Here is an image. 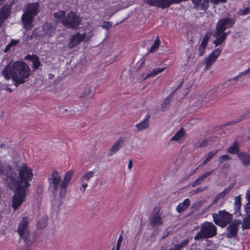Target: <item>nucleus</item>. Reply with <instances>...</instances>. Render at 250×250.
<instances>
[{
  "mask_svg": "<svg viewBox=\"0 0 250 250\" xmlns=\"http://www.w3.org/2000/svg\"><path fill=\"white\" fill-rule=\"evenodd\" d=\"M90 91V89L89 87L87 88V89H86V93H85V95H86L87 94L89 93Z\"/></svg>",
  "mask_w": 250,
  "mask_h": 250,
  "instance_id": "nucleus-61",
  "label": "nucleus"
},
{
  "mask_svg": "<svg viewBox=\"0 0 250 250\" xmlns=\"http://www.w3.org/2000/svg\"><path fill=\"white\" fill-rule=\"evenodd\" d=\"M206 48V46H202L201 45H200L199 48V54L200 56H202L205 53Z\"/></svg>",
  "mask_w": 250,
  "mask_h": 250,
  "instance_id": "nucleus-45",
  "label": "nucleus"
},
{
  "mask_svg": "<svg viewBox=\"0 0 250 250\" xmlns=\"http://www.w3.org/2000/svg\"><path fill=\"white\" fill-rule=\"evenodd\" d=\"M49 182V189L56 194L59 189H61L62 180L61 176L58 172L54 170L50 177L48 179Z\"/></svg>",
  "mask_w": 250,
  "mask_h": 250,
  "instance_id": "nucleus-8",
  "label": "nucleus"
},
{
  "mask_svg": "<svg viewBox=\"0 0 250 250\" xmlns=\"http://www.w3.org/2000/svg\"><path fill=\"white\" fill-rule=\"evenodd\" d=\"M245 119V115H241L239 118L236 119L235 120L228 122L225 125V126H229V125H232L234 124H236L237 123H238L240 122L241 121L244 120Z\"/></svg>",
  "mask_w": 250,
  "mask_h": 250,
  "instance_id": "nucleus-30",
  "label": "nucleus"
},
{
  "mask_svg": "<svg viewBox=\"0 0 250 250\" xmlns=\"http://www.w3.org/2000/svg\"><path fill=\"white\" fill-rule=\"evenodd\" d=\"M102 27L105 29H108V28L111 26L109 22H105L104 24L102 25Z\"/></svg>",
  "mask_w": 250,
  "mask_h": 250,
  "instance_id": "nucleus-49",
  "label": "nucleus"
},
{
  "mask_svg": "<svg viewBox=\"0 0 250 250\" xmlns=\"http://www.w3.org/2000/svg\"><path fill=\"white\" fill-rule=\"evenodd\" d=\"M213 171L214 170H212L211 171H208V172H205L203 175H202L200 177V178L201 179V180H202V181L203 182L206 178H207L208 177L210 176L212 173Z\"/></svg>",
  "mask_w": 250,
  "mask_h": 250,
  "instance_id": "nucleus-41",
  "label": "nucleus"
},
{
  "mask_svg": "<svg viewBox=\"0 0 250 250\" xmlns=\"http://www.w3.org/2000/svg\"><path fill=\"white\" fill-rule=\"evenodd\" d=\"M169 235V231L166 229L165 231H164L163 235L162 236V239H164L167 237Z\"/></svg>",
  "mask_w": 250,
  "mask_h": 250,
  "instance_id": "nucleus-47",
  "label": "nucleus"
},
{
  "mask_svg": "<svg viewBox=\"0 0 250 250\" xmlns=\"http://www.w3.org/2000/svg\"><path fill=\"white\" fill-rule=\"evenodd\" d=\"M228 152L233 154H236L239 152L238 143L237 141H235L233 145L229 147Z\"/></svg>",
  "mask_w": 250,
  "mask_h": 250,
  "instance_id": "nucleus-27",
  "label": "nucleus"
},
{
  "mask_svg": "<svg viewBox=\"0 0 250 250\" xmlns=\"http://www.w3.org/2000/svg\"><path fill=\"white\" fill-rule=\"evenodd\" d=\"M150 116H146L145 119L140 123L136 125L135 126L138 131H142L144 129H147L149 126V119Z\"/></svg>",
  "mask_w": 250,
  "mask_h": 250,
  "instance_id": "nucleus-19",
  "label": "nucleus"
},
{
  "mask_svg": "<svg viewBox=\"0 0 250 250\" xmlns=\"http://www.w3.org/2000/svg\"><path fill=\"white\" fill-rule=\"evenodd\" d=\"M185 134L184 129L181 128L178 130L175 134L170 139V141H177L178 142L184 136Z\"/></svg>",
  "mask_w": 250,
  "mask_h": 250,
  "instance_id": "nucleus-25",
  "label": "nucleus"
},
{
  "mask_svg": "<svg viewBox=\"0 0 250 250\" xmlns=\"http://www.w3.org/2000/svg\"><path fill=\"white\" fill-rule=\"evenodd\" d=\"M85 38V35L84 34H81L79 33H77L71 37L68 43V47L70 48H74L83 42Z\"/></svg>",
  "mask_w": 250,
  "mask_h": 250,
  "instance_id": "nucleus-13",
  "label": "nucleus"
},
{
  "mask_svg": "<svg viewBox=\"0 0 250 250\" xmlns=\"http://www.w3.org/2000/svg\"><path fill=\"white\" fill-rule=\"evenodd\" d=\"M61 110L66 112H67L68 111V109L65 108L64 107H62L61 108Z\"/></svg>",
  "mask_w": 250,
  "mask_h": 250,
  "instance_id": "nucleus-58",
  "label": "nucleus"
},
{
  "mask_svg": "<svg viewBox=\"0 0 250 250\" xmlns=\"http://www.w3.org/2000/svg\"><path fill=\"white\" fill-rule=\"evenodd\" d=\"M212 35V33L211 32H208L204 36L202 42L200 45H201L202 46H207L208 41L209 39V38L211 37Z\"/></svg>",
  "mask_w": 250,
  "mask_h": 250,
  "instance_id": "nucleus-33",
  "label": "nucleus"
},
{
  "mask_svg": "<svg viewBox=\"0 0 250 250\" xmlns=\"http://www.w3.org/2000/svg\"><path fill=\"white\" fill-rule=\"evenodd\" d=\"M87 187V184L86 183H83L82 185V187L81 188V190L83 193H84L85 190V188Z\"/></svg>",
  "mask_w": 250,
  "mask_h": 250,
  "instance_id": "nucleus-50",
  "label": "nucleus"
},
{
  "mask_svg": "<svg viewBox=\"0 0 250 250\" xmlns=\"http://www.w3.org/2000/svg\"><path fill=\"white\" fill-rule=\"evenodd\" d=\"M148 220L150 226L153 229L157 228L163 225L162 212L159 207H155L150 213Z\"/></svg>",
  "mask_w": 250,
  "mask_h": 250,
  "instance_id": "nucleus-7",
  "label": "nucleus"
},
{
  "mask_svg": "<svg viewBox=\"0 0 250 250\" xmlns=\"http://www.w3.org/2000/svg\"><path fill=\"white\" fill-rule=\"evenodd\" d=\"M27 38H28V39H27V40H31V39H32V36H28V37H27Z\"/></svg>",
  "mask_w": 250,
  "mask_h": 250,
  "instance_id": "nucleus-63",
  "label": "nucleus"
},
{
  "mask_svg": "<svg viewBox=\"0 0 250 250\" xmlns=\"http://www.w3.org/2000/svg\"><path fill=\"white\" fill-rule=\"evenodd\" d=\"M73 172L69 171L66 173L61 184V188L60 190V195L62 198L65 196L67 187L70 182L72 177Z\"/></svg>",
  "mask_w": 250,
  "mask_h": 250,
  "instance_id": "nucleus-10",
  "label": "nucleus"
},
{
  "mask_svg": "<svg viewBox=\"0 0 250 250\" xmlns=\"http://www.w3.org/2000/svg\"><path fill=\"white\" fill-rule=\"evenodd\" d=\"M19 42V40H12L9 43L10 45H11L12 46H15L17 44H18Z\"/></svg>",
  "mask_w": 250,
  "mask_h": 250,
  "instance_id": "nucleus-48",
  "label": "nucleus"
},
{
  "mask_svg": "<svg viewBox=\"0 0 250 250\" xmlns=\"http://www.w3.org/2000/svg\"><path fill=\"white\" fill-rule=\"evenodd\" d=\"M11 47H12V46L11 45H10V44H9V43H8V44L6 45V47H5V49H4V51H5V52H7V51H8L9 50H10V48H11Z\"/></svg>",
  "mask_w": 250,
  "mask_h": 250,
  "instance_id": "nucleus-56",
  "label": "nucleus"
},
{
  "mask_svg": "<svg viewBox=\"0 0 250 250\" xmlns=\"http://www.w3.org/2000/svg\"><path fill=\"white\" fill-rule=\"evenodd\" d=\"M31 60L33 62L34 68L35 69L38 68L39 66L41 65V63L38 58L36 56H33Z\"/></svg>",
  "mask_w": 250,
  "mask_h": 250,
  "instance_id": "nucleus-36",
  "label": "nucleus"
},
{
  "mask_svg": "<svg viewBox=\"0 0 250 250\" xmlns=\"http://www.w3.org/2000/svg\"><path fill=\"white\" fill-rule=\"evenodd\" d=\"M230 159L229 155H224L219 157L218 161L220 163H222L223 162L228 161Z\"/></svg>",
  "mask_w": 250,
  "mask_h": 250,
  "instance_id": "nucleus-39",
  "label": "nucleus"
},
{
  "mask_svg": "<svg viewBox=\"0 0 250 250\" xmlns=\"http://www.w3.org/2000/svg\"><path fill=\"white\" fill-rule=\"evenodd\" d=\"M238 157L242 162L244 166L247 167L250 165V154L245 152H242L238 154Z\"/></svg>",
  "mask_w": 250,
  "mask_h": 250,
  "instance_id": "nucleus-21",
  "label": "nucleus"
},
{
  "mask_svg": "<svg viewBox=\"0 0 250 250\" xmlns=\"http://www.w3.org/2000/svg\"><path fill=\"white\" fill-rule=\"evenodd\" d=\"M7 90H8L9 91L11 92H12V90H11V89L10 88H8L7 89Z\"/></svg>",
  "mask_w": 250,
  "mask_h": 250,
  "instance_id": "nucleus-64",
  "label": "nucleus"
},
{
  "mask_svg": "<svg viewBox=\"0 0 250 250\" xmlns=\"http://www.w3.org/2000/svg\"><path fill=\"white\" fill-rule=\"evenodd\" d=\"M172 250H181L178 244L174 245L173 248H171Z\"/></svg>",
  "mask_w": 250,
  "mask_h": 250,
  "instance_id": "nucleus-53",
  "label": "nucleus"
},
{
  "mask_svg": "<svg viewBox=\"0 0 250 250\" xmlns=\"http://www.w3.org/2000/svg\"><path fill=\"white\" fill-rule=\"evenodd\" d=\"M221 51L222 50L219 48L216 49L206 58V66L205 67L206 70H208L210 68L212 64L221 54Z\"/></svg>",
  "mask_w": 250,
  "mask_h": 250,
  "instance_id": "nucleus-11",
  "label": "nucleus"
},
{
  "mask_svg": "<svg viewBox=\"0 0 250 250\" xmlns=\"http://www.w3.org/2000/svg\"><path fill=\"white\" fill-rule=\"evenodd\" d=\"M39 4L38 3H29L26 5L23 13L34 17L39 13Z\"/></svg>",
  "mask_w": 250,
  "mask_h": 250,
  "instance_id": "nucleus-14",
  "label": "nucleus"
},
{
  "mask_svg": "<svg viewBox=\"0 0 250 250\" xmlns=\"http://www.w3.org/2000/svg\"><path fill=\"white\" fill-rule=\"evenodd\" d=\"M233 188V185L232 184L231 185H229L228 186L227 188H226L224 190H223L222 192H221L220 193V195L222 196L223 198L227 195L228 194H229L231 190Z\"/></svg>",
  "mask_w": 250,
  "mask_h": 250,
  "instance_id": "nucleus-37",
  "label": "nucleus"
},
{
  "mask_svg": "<svg viewBox=\"0 0 250 250\" xmlns=\"http://www.w3.org/2000/svg\"><path fill=\"white\" fill-rule=\"evenodd\" d=\"M218 150L211 151L208 152L206 156H205L203 159V163L201 164L199 167H202L204 165H206L208 164V162H209L214 156L217 154Z\"/></svg>",
  "mask_w": 250,
  "mask_h": 250,
  "instance_id": "nucleus-23",
  "label": "nucleus"
},
{
  "mask_svg": "<svg viewBox=\"0 0 250 250\" xmlns=\"http://www.w3.org/2000/svg\"><path fill=\"white\" fill-rule=\"evenodd\" d=\"M2 74L6 80L12 78L14 85L18 87L19 84L25 82V79L30 76V68L23 62H16L12 65L8 64L2 71Z\"/></svg>",
  "mask_w": 250,
  "mask_h": 250,
  "instance_id": "nucleus-2",
  "label": "nucleus"
},
{
  "mask_svg": "<svg viewBox=\"0 0 250 250\" xmlns=\"http://www.w3.org/2000/svg\"><path fill=\"white\" fill-rule=\"evenodd\" d=\"M42 30L44 35L52 36L56 30V26L51 23H45L42 26Z\"/></svg>",
  "mask_w": 250,
  "mask_h": 250,
  "instance_id": "nucleus-18",
  "label": "nucleus"
},
{
  "mask_svg": "<svg viewBox=\"0 0 250 250\" xmlns=\"http://www.w3.org/2000/svg\"><path fill=\"white\" fill-rule=\"evenodd\" d=\"M234 209L235 212L238 211L241 207V198L240 196L235 197Z\"/></svg>",
  "mask_w": 250,
  "mask_h": 250,
  "instance_id": "nucleus-34",
  "label": "nucleus"
},
{
  "mask_svg": "<svg viewBox=\"0 0 250 250\" xmlns=\"http://www.w3.org/2000/svg\"><path fill=\"white\" fill-rule=\"evenodd\" d=\"M62 23L67 28L75 29L80 24L81 20L78 16L71 11L62 20Z\"/></svg>",
  "mask_w": 250,
  "mask_h": 250,
  "instance_id": "nucleus-9",
  "label": "nucleus"
},
{
  "mask_svg": "<svg viewBox=\"0 0 250 250\" xmlns=\"http://www.w3.org/2000/svg\"><path fill=\"white\" fill-rule=\"evenodd\" d=\"M203 182L202 180L199 177L196 181H195L192 184V187H195L199 185Z\"/></svg>",
  "mask_w": 250,
  "mask_h": 250,
  "instance_id": "nucleus-42",
  "label": "nucleus"
},
{
  "mask_svg": "<svg viewBox=\"0 0 250 250\" xmlns=\"http://www.w3.org/2000/svg\"><path fill=\"white\" fill-rule=\"evenodd\" d=\"M124 142V139L121 137L119 138L111 147L107 153L108 156H111L117 152L122 147Z\"/></svg>",
  "mask_w": 250,
  "mask_h": 250,
  "instance_id": "nucleus-15",
  "label": "nucleus"
},
{
  "mask_svg": "<svg viewBox=\"0 0 250 250\" xmlns=\"http://www.w3.org/2000/svg\"><path fill=\"white\" fill-rule=\"evenodd\" d=\"M217 234V227L212 223L206 222L201 224L200 230L194 236L195 240L208 239L215 236Z\"/></svg>",
  "mask_w": 250,
  "mask_h": 250,
  "instance_id": "nucleus-4",
  "label": "nucleus"
},
{
  "mask_svg": "<svg viewBox=\"0 0 250 250\" xmlns=\"http://www.w3.org/2000/svg\"><path fill=\"white\" fill-rule=\"evenodd\" d=\"M241 15H246L250 13V7L246 8L245 9L240 11Z\"/></svg>",
  "mask_w": 250,
  "mask_h": 250,
  "instance_id": "nucleus-46",
  "label": "nucleus"
},
{
  "mask_svg": "<svg viewBox=\"0 0 250 250\" xmlns=\"http://www.w3.org/2000/svg\"><path fill=\"white\" fill-rule=\"evenodd\" d=\"M17 232L25 243L28 244L30 240V232L28 227V218L23 217L19 224Z\"/></svg>",
  "mask_w": 250,
  "mask_h": 250,
  "instance_id": "nucleus-6",
  "label": "nucleus"
},
{
  "mask_svg": "<svg viewBox=\"0 0 250 250\" xmlns=\"http://www.w3.org/2000/svg\"><path fill=\"white\" fill-rule=\"evenodd\" d=\"M183 82H181L180 83H179L177 89L181 88L183 85Z\"/></svg>",
  "mask_w": 250,
  "mask_h": 250,
  "instance_id": "nucleus-60",
  "label": "nucleus"
},
{
  "mask_svg": "<svg viewBox=\"0 0 250 250\" xmlns=\"http://www.w3.org/2000/svg\"><path fill=\"white\" fill-rule=\"evenodd\" d=\"M13 174H14L18 176L17 174L13 171L12 167L10 166L4 165L0 162V174L5 175V179L7 183V185L10 182L8 177Z\"/></svg>",
  "mask_w": 250,
  "mask_h": 250,
  "instance_id": "nucleus-12",
  "label": "nucleus"
},
{
  "mask_svg": "<svg viewBox=\"0 0 250 250\" xmlns=\"http://www.w3.org/2000/svg\"><path fill=\"white\" fill-rule=\"evenodd\" d=\"M65 15V12L63 11H61L57 13H54V17L58 21H62L64 19V18L66 17Z\"/></svg>",
  "mask_w": 250,
  "mask_h": 250,
  "instance_id": "nucleus-29",
  "label": "nucleus"
},
{
  "mask_svg": "<svg viewBox=\"0 0 250 250\" xmlns=\"http://www.w3.org/2000/svg\"><path fill=\"white\" fill-rule=\"evenodd\" d=\"M235 21L230 18L221 19L215 27V31L213 34V36L216 38L213 41L216 47L222 43L226 39L229 32H225L228 28L231 27L234 24Z\"/></svg>",
  "mask_w": 250,
  "mask_h": 250,
  "instance_id": "nucleus-3",
  "label": "nucleus"
},
{
  "mask_svg": "<svg viewBox=\"0 0 250 250\" xmlns=\"http://www.w3.org/2000/svg\"><path fill=\"white\" fill-rule=\"evenodd\" d=\"M132 166H133V162H132V161L131 160H130L128 163V168L129 169H131L132 167Z\"/></svg>",
  "mask_w": 250,
  "mask_h": 250,
  "instance_id": "nucleus-55",
  "label": "nucleus"
},
{
  "mask_svg": "<svg viewBox=\"0 0 250 250\" xmlns=\"http://www.w3.org/2000/svg\"><path fill=\"white\" fill-rule=\"evenodd\" d=\"M190 239L189 238H187L186 240H184L183 242H180L179 243H178V245H179V247L181 250L183 248L187 246L189 242Z\"/></svg>",
  "mask_w": 250,
  "mask_h": 250,
  "instance_id": "nucleus-38",
  "label": "nucleus"
},
{
  "mask_svg": "<svg viewBox=\"0 0 250 250\" xmlns=\"http://www.w3.org/2000/svg\"><path fill=\"white\" fill-rule=\"evenodd\" d=\"M94 175V172L92 171H90L85 173L81 178L82 181L85 180L87 182L89 181V179L93 177Z\"/></svg>",
  "mask_w": 250,
  "mask_h": 250,
  "instance_id": "nucleus-31",
  "label": "nucleus"
},
{
  "mask_svg": "<svg viewBox=\"0 0 250 250\" xmlns=\"http://www.w3.org/2000/svg\"><path fill=\"white\" fill-rule=\"evenodd\" d=\"M11 12V8L9 5H3L0 9V16L4 20L8 19Z\"/></svg>",
  "mask_w": 250,
  "mask_h": 250,
  "instance_id": "nucleus-20",
  "label": "nucleus"
},
{
  "mask_svg": "<svg viewBox=\"0 0 250 250\" xmlns=\"http://www.w3.org/2000/svg\"><path fill=\"white\" fill-rule=\"evenodd\" d=\"M19 176L13 174L9 177V183L7 185L9 189L14 191V194L12 199V207L14 210L17 209L21 204L25 201V196L30 184L33 176L32 170L23 164L17 167Z\"/></svg>",
  "mask_w": 250,
  "mask_h": 250,
  "instance_id": "nucleus-1",
  "label": "nucleus"
},
{
  "mask_svg": "<svg viewBox=\"0 0 250 250\" xmlns=\"http://www.w3.org/2000/svg\"><path fill=\"white\" fill-rule=\"evenodd\" d=\"M249 73H250V71H249L248 69H247L246 71L240 73L237 76L231 79H229V81L230 82L231 81H234L235 82H236L237 81H242L244 79V77Z\"/></svg>",
  "mask_w": 250,
  "mask_h": 250,
  "instance_id": "nucleus-26",
  "label": "nucleus"
},
{
  "mask_svg": "<svg viewBox=\"0 0 250 250\" xmlns=\"http://www.w3.org/2000/svg\"><path fill=\"white\" fill-rule=\"evenodd\" d=\"M211 141V139L210 137L208 138V139H206L202 141L199 145L196 144V147L200 148L206 147L208 145H209V142Z\"/></svg>",
  "mask_w": 250,
  "mask_h": 250,
  "instance_id": "nucleus-35",
  "label": "nucleus"
},
{
  "mask_svg": "<svg viewBox=\"0 0 250 250\" xmlns=\"http://www.w3.org/2000/svg\"><path fill=\"white\" fill-rule=\"evenodd\" d=\"M197 167L195 170H194L193 171L192 173L191 174V175L194 174L196 172V170L198 169V167Z\"/></svg>",
  "mask_w": 250,
  "mask_h": 250,
  "instance_id": "nucleus-62",
  "label": "nucleus"
},
{
  "mask_svg": "<svg viewBox=\"0 0 250 250\" xmlns=\"http://www.w3.org/2000/svg\"><path fill=\"white\" fill-rule=\"evenodd\" d=\"M229 164H228V163L224 164L223 165V167H222V173H223L225 175H227V174L228 173L227 170L229 169Z\"/></svg>",
  "mask_w": 250,
  "mask_h": 250,
  "instance_id": "nucleus-40",
  "label": "nucleus"
},
{
  "mask_svg": "<svg viewBox=\"0 0 250 250\" xmlns=\"http://www.w3.org/2000/svg\"><path fill=\"white\" fill-rule=\"evenodd\" d=\"M121 244L119 243H117V246H116V249H120Z\"/></svg>",
  "mask_w": 250,
  "mask_h": 250,
  "instance_id": "nucleus-59",
  "label": "nucleus"
},
{
  "mask_svg": "<svg viewBox=\"0 0 250 250\" xmlns=\"http://www.w3.org/2000/svg\"><path fill=\"white\" fill-rule=\"evenodd\" d=\"M242 226L245 229H250V215L243 219Z\"/></svg>",
  "mask_w": 250,
  "mask_h": 250,
  "instance_id": "nucleus-32",
  "label": "nucleus"
},
{
  "mask_svg": "<svg viewBox=\"0 0 250 250\" xmlns=\"http://www.w3.org/2000/svg\"><path fill=\"white\" fill-rule=\"evenodd\" d=\"M189 199H186L182 203H180L176 207V210L179 213H181L186 210L190 205Z\"/></svg>",
  "mask_w": 250,
  "mask_h": 250,
  "instance_id": "nucleus-22",
  "label": "nucleus"
},
{
  "mask_svg": "<svg viewBox=\"0 0 250 250\" xmlns=\"http://www.w3.org/2000/svg\"><path fill=\"white\" fill-rule=\"evenodd\" d=\"M211 1L215 3V4H217L219 2H225L227 0H211Z\"/></svg>",
  "mask_w": 250,
  "mask_h": 250,
  "instance_id": "nucleus-51",
  "label": "nucleus"
},
{
  "mask_svg": "<svg viewBox=\"0 0 250 250\" xmlns=\"http://www.w3.org/2000/svg\"><path fill=\"white\" fill-rule=\"evenodd\" d=\"M123 237L122 235H120L118 238V241H117V243H119L120 244H121L122 243V241H123Z\"/></svg>",
  "mask_w": 250,
  "mask_h": 250,
  "instance_id": "nucleus-57",
  "label": "nucleus"
},
{
  "mask_svg": "<svg viewBox=\"0 0 250 250\" xmlns=\"http://www.w3.org/2000/svg\"><path fill=\"white\" fill-rule=\"evenodd\" d=\"M160 45V41L159 40V37H157L154 44L151 46L148 52L152 53L157 51Z\"/></svg>",
  "mask_w": 250,
  "mask_h": 250,
  "instance_id": "nucleus-28",
  "label": "nucleus"
},
{
  "mask_svg": "<svg viewBox=\"0 0 250 250\" xmlns=\"http://www.w3.org/2000/svg\"><path fill=\"white\" fill-rule=\"evenodd\" d=\"M238 230V225L231 223L227 228L226 237L228 238H234Z\"/></svg>",
  "mask_w": 250,
  "mask_h": 250,
  "instance_id": "nucleus-16",
  "label": "nucleus"
},
{
  "mask_svg": "<svg viewBox=\"0 0 250 250\" xmlns=\"http://www.w3.org/2000/svg\"><path fill=\"white\" fill-rule=\"evenodd\" d=\"M206 189V188H204L202 187H199V188H198L193 190L192 192H193L194 194H197V193H198L200 192L204 191Z\"/></svg>",
  "mask_w": 250,
  "mask_h": 250,
  "instance_id": "nucleus-44",
  "label": "nucleus"
},
{
  "mask_svg": "<svg viewBox=\"0 0 250 250\" xmlns=\"http://www.w3.org/2000/svg\"><path fill=\"white\" fill-rule=\"evenodd\" d=\"M165 69V67L164 68H154L151 72L147 74L146 76H143L141 80H145L147 78L153 77L156 76L157 74L161 73Z\"/></svg>",
  "mask_w": 250,
  "mask_h": 250,
  "instance_id": "nucleus-24",
  "label": "nucleus"
},
{
  "mask_svg": "<svg viewBox=\"0 0 250 250\" xmlns=\"http://www.w3.org/2000/svg\"><path fill=\"white\" fill-rule=\"evenodd\" d=\"M170 95L169 96H168L166 99V100L164 101V102L163 103V104H162V105L163 107L166 106L167 105L169 104L170 102Z\"/></svg>",
  "mask_w": 250,
  "mask_h": 250,
  "instance_id": "nucleus-43",
  "label": "nucleus"
},
{
  "mask_svg": "<svg viewBox=\"0 0 250 250\" xmlns=\"http://www.w3.org/2000/svg\"><path fill=\"white\" fill-rule=\"evenodd\" d=\"M33 18L31 16L23 14L21 16V20L23 25V28L29 30L33 27Z\"/></svg>",
  "mask_w": 250,
  "mask_h": 250,
  "instance_id": "nucleus-17",
  "label": "nucleus"
},
{
  "mask_svg": "<svg viewBox=\"0 0 250 250\" xmlns=\"http://www.w3.org/2000/svg\"><path fill=\"white\" fill-rule=\"evenodd\" d=\"M223 198V197H222V196L220 195V193L218 194L216 196V197H215V198L214 203H215L217 202L218 201V200L219 199H220V198Z\"/></svg>",
  "mask_w": 250,
  "mask_h": 250,
  "instance_id": "nucleus-52",
  "label": "nucleus"
},
{
  "mask_svg": "<svg viewBox=\"0 0 250 250\" xmlns=\"http://www.w3.org/2000/svg\"><path fill=\"white\" fill-rule=\"evenodd\" d=\"M213 221L218 226L225 227L229 224L232 219V215L226 210H219L212 214Z\"/></svg>",
  "mask_w": 250,
  "mask_h": 250,
  "instance_id": "nucleus-5",
  "label": "nucleus"
},
{
  "mask_svg": "<svg viewBox=\"0 0 250 250\" xmlns=\"http://www.w3.org/2000/svg\"><path fill=\"white\" fill-rule=\"evenodd\" d=\"M41 223H42L41 221L40 220V221L39 222V223H38V226L40 227V228L42 229V228H44L46 226L45 223H44L43 224H42Z\"/></svg>",
  "mask_w": 250,
  "mask_h": 250,
  "instance_id": "nucleus-54",
  "label": "nucleus"
}]
</instances>
